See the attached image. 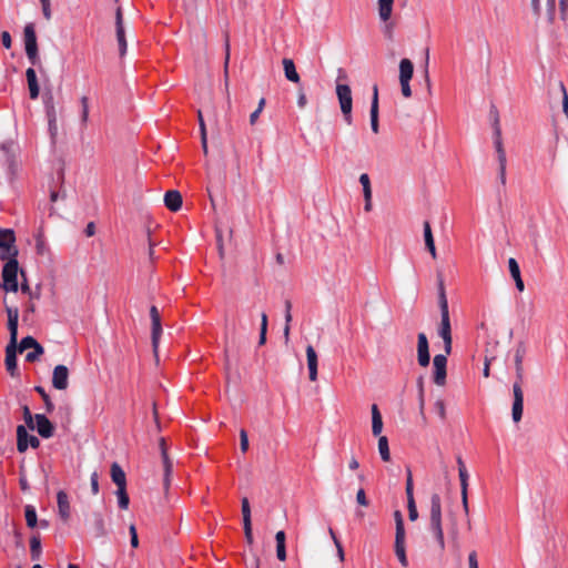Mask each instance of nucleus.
Instances as JSON below:
<instances>
[{
	"mask_svg": "<svg viewBox=\"0 0 568 568\" xmlns=\"http://www.w3.org/2000/svg\"><path fill=\"white\" fill-rule=\"evenodd\" d=\"M164 204L170 211H179L182 206L181 193L175 190L168 191L164 195Z\"/></svg>",
	"mask_w": 568,
	"mask_h": 568,
	"instance_id": "nucleus-21",
	"label": "nucleus"
},
{
	"mask_svg": "<svg viewBox=\"0 0 568 568\" xmlns=\"http://www.w3.org/2000/svg\"><path fill=\"white\" fill-rule=\"evenodd\" d=\"M458 534H459V529H458L457 518L453 513H450V514H448V535H449L450 539L453 540V542H455V544H457Z\"/></svg>",
	"mask_w": 568,
	"mask_h": 568,
	"instance_id": "nucleus-32",
	"label": "nucleus"
},
{
	"mask_svg": "<svg viewBox=\"0 0 568 568\" xmlns=\"http://www.w3.org/2000/svg\"><path fill=\"white\" fill-rule=\"evenodd\" d=\"M428 531L435 538L440 551H444L446 544L443 530L442 498L438 493H434L430 496Z\"/></svg>",
	"mask_w": 568,
	"mask_h": 568,
	"instance_id": "nucleus-1",
	"label": "nucleus"
},
{
	"mask_svg": "<svg viewBox=\"0 0 568 568\" xmlns=\"http://www.w3.org/2000/svg\"><path fill=\"white\" fill-rule=\"evenodd\" d=\"M383 429V419L376 404L372 405V432L375 436H379Z\"/></svg>",
	"mask_w": 568,
	"mask_h": 568,
	"instance_id": "nucleus-30",
	"label": "nucleus"
},
{
	"mask_svg": "<svg viewBox=\"0 0 568 568\" xmlns=\"http://www.w3.org/2000/svg\"><path fill=\"white\" fill-rule=\"evenodd\" d=\"M359 183L362 184V187H363L364 197H368V195H372V186H371V180H369L368 174H366V173L361 174Z\"/></svg>",
	"mask_w": 568,
	"mask_h": 568,
	"instance_id": "nucleus-41",
	"label": "nucleus"
},
{
	"mask_svg": "<svg viewBox=\"0 0 568 568\" xmlns=\"http://www.w3.org/2000/svg\"><path fill=\"white\" fill-rule=\"evenodd\" d=\"M414 73L413 62L404 58L399 62V81H410Z\"/></svg>",
	"mask_w": 568,
	"mask_h": 568,
	"instance_id": "nucleus-26",
	"label": "nucleus"
},
{
	"mask_svg": "<svg viewBox=\"0 0 568 568\" xmlns=\"http://www.w3.org/2000/svg\"><path fill=\"white\" fill-rule=\"evenodd\" d=\"M150 317H151V322H152V334H151L152 347H153L154 356L158 359V349H159L160 337L162 334V326H161L160 314H159L156 306H151Z\"/></svg>",
	"mask_w": 568,
	"mask_h": 568,
	"instance_id": "nucleus-10",
	"label": "nucleus"
},
{
	"mask_svg": "<svg viewBox=\"0 0 568 568\" xmlns=\"http://www.w3.org/2000/svg\"><path fill=\"white\" fill-rule=\"evenodd\" d=\"M356 501L359 506L367 507L369 505V501L366 497L365 490L363 488H359L356 493Z\"/></svg>",
	"mask_w": 568,
	"mask_h": 568,
	"instance_id": "nucleus-54",
	"label": "nucleus"
},
{
	"mask_svg": "<svg viewBox=\"0 0 568 568\" xmlns=\"http://www.w3.org/2000/svg\"><path fill=\"white\" fill-rule=\"evenodd\" d=\"M115 495L118 497L119 507L121 509H128L130 499H129V495L126 493V486L118 487Z\"/></svg>",
	"mask_w": 568,
	"mask_h": 568,
	"instance_id": "nucleus-34",
	"label": "nucleus"
},
{
	"mask_svg": "<svg viewBox=\"0 0 568 568\" xmlns=\"http://www.w3.org/2000/svg\"><path fill=\"white\" fill-rule=\"evenodd\" d=\"M336 95L338 99L339 108L343 113L344 120L347 124H351L352 123L353 98H352V90H351L349 85L337 83Z\"/></svg>",
	"mask_w": 568,
	"mask_h": 568,
	"instance_id": "nucleus-5",
	"label": "nucleus"
},
{
	"mask_svg": "<svg viewBox=\"0 0 568 568\" xmlns=\"http://www.w3.org/2000/svg\"><path fill=\"white\" fill-rule=\"evenodd\" d=\"M116 40L119 43L120 55L123 57L126 52V40L124 27H116Z\"/></svg>",
	"mask_w": 568,
	"mask_h": 568,
	"instance_id": "nucleus-36",
	"label": "nucleus"
},
{
	"mask_svg": "<svg viewBox=\"0 0 568 568\" xmlns=\"http://www.w3.org/2000/svg\"><path fill=\"white\" fill-rule=\"evenodd\" d=\"M410 81H399L400 84V91L404 98H410L412 97V89H410Z\"/></svg>",
	"mask_w": 568,
	"mask_h": 568,
	"instance_id": "nucleus-57",
	"label": "nucleus"
},
{
	"mask_svg": "<svg viewBox=\"0 0 568 568\" xmlns=\"http://www.w3.org/2000/svg\"><path fill=\"white\" fill-rule=\"evenodd\" d=\"M468 566L469 568H478L477 554L476 551H471L468 555Z\"/></svg>",
	"mask_w": 568,
	"mask_h": 568,
	"instance_id": "nucleus-64",
	"label": "nucleus"
},
{
	"mask_svg": "<svg viewBox=\"0 0 568 568\" xmlns=\"http://www.w3.org/2000/svg\"><path fill=\"white\" fill-rule=\"evenodd\" d=\"M282 63L284 68L285 78L293 83H298L300 75L296 71L294 61L292 59L285 58L283 59Z\"/></svg>",
	"mask_w": 568,
	"mask_h": 568,
	"instance_id": "nucleus-27",
	"label": "nucleus"
},
{
	"mask_svg": "<svg viewBox=\"0 0 568 568\" xmlns=\"http://www.w3.org/2000/svg\"><path fill=\"white\" fill-rule=\"evenodd\" d=\"M434 409L435 412L438 414V416L440 417V419H445L446 417V412H445V403L443 399L440 398H436L434 400Z\"/></svg>",
	"mask_w": 568,
	"mask_h": 568,
	"instance_id": "nucleus-48",
	"label": "nucleus"
},
{
	"mask_svg": "<svg viewBox=\"0 0 568 568\" xmlns=\"http://www.w3.org/2000/svg\"><path fill=\"white\" fill-rule=\"evenodd\" d=\"M405 491H406V496H407V501H408V500H414V495H413V478H412V471H410V469H407V479H406V488H405Z\"/></svg>",
	"mask_w": 568,
	"mask_h": 568,
	"instance_id": "nucleus-46",
	"label": "nucleus"
},
{
	"mask_svg": "<svg viewBox=\"0 0 568 568\" xmlns=\"http://www.w3.org/2000/svg\"><path fill=\"white\" fill-rule=\"evenodd\" d=\"M28 349H30V352L27 353L26 361L31 363L38 361L44 352L43 347L32 336L23 337L18 345L20 353Z\"/></svg>",
	"mask_w": 568,
	"mask_h": 568,
	"instance_id": "nucleus-8",
	"label": "nucleus"
},
{
	"mask_svg": "<svg viewBox=\"0 0 568 568\" xmlns=\"http://www.w3.org/2000/svg\"><path fill=\"white\" fill-rule=\"evenodd\" d=\"M395 517V524H396V532L395 537L405 536V528H404V520L402 513L399 510H396L394 514Z\"/></svg>",
	"mask_w": 568,
	"mask_h": 568,
	"instance_id": "nucleus-42",
	"label": "nucleus"
},
{
	"mask_svg": "<svg viewBox=\"0 0 568 568\" xmlns=\"http://www.w3.org/2000/svg\"><path fill=\"white\" fill-rule=\"evenodd\" d=\"M159 447L161 450V457L164 468V487L168 489L170 485V477L172 475V462L168 455L165 439L163 437L159 439Z\"/></svg>",
	"mask_w": 568,
	"mask_h": 568,
	"instance_id": "nucleus-16",
	"label": "nucleus"
},
{
	"mask_svg": "<svg viewBox=\"0 0 568 568\" xmlns=\"http://www.w3.org/2000/svg\"><path fill=\"white\" fill-rule=\"evenodd\" d=\"M17 344L9 342L6 349V367L11 375H14L17 371Z\"/></svg>",
	"mask_w": 568,
	"mask_h": 568,
	"instance_id": "nucleus-20",
	"label": "nucleus"
},
{
	"mask_svg": "<svg viewBox=\"0 0 568 568\" xmlns=\"http://www.w3.org/2000/svg\"><path fill=\"white\" fill-rule=\"evenodd\" d=\"M524 409V393H514V400L511 405V418L514 423H519L523 417Z\"/></svg>",
	"mask_w": 568,
	"mask_h": 568,
	"instance_id": "nucleus-22",
	"label": "nucleus"
},
{
	"mask_svg": "<svg viewBox=\"0 0 568 568\" xmlns=\"http://www.w3.org/2000/svg\"><path fill=\"white\" fill-rule=\"evenodd\" d=\"M329 535L334 541V545L337 549V556H338V559L341 562L344 561V550H343V547H342V544L339 542V540L336 538L335 536V532L333 531V529H329Z\"/></svg>",
	"mask_w": 568,
	"mask_h": 568,
	"instance_id": "nucleus-50",
	"label": "nucleus"
},
{
	"mask_svg": "<svg viewBox=\"0 0 568 568\" xmlns=\"http://www.w3.org/2000/svg\"><path fill=\"white\" fill-rule=\"evenodd\" d=\"M26 520H27V525L30 528H33L37 526V523H38L37 513H36V509L30 505L26 507Z\"/></svg>",
	"mask_w": 568,
	"mask_h": 568,
	"instance_id": "nucleus-39",
	"label": "nucleus"
},
{
	"mask_svg": "<svg viewBox=\"0 0 568 568\" xmlns=\"http://www.w3.org/2000/svg\"><path fill=\"white\" fill-rule=\"evenodd\" d=\"M30 550L33 560H39L41 556V541L39 536H32L30 539Z\"/></svg>",
	"mask_w": 568,
	"mask_h": 568,
	"instance_id": "nucleus-35",
	"label": "nucleus"
},
{
	"mask_svg": "<svg viewBox=\"0 0 568 568\" xmlns=\"http://www.w3.org/2000/svg\"><path fill=\"white\" fill-rule=\"evenodd\" d=\"M276 557L281 561L286 560V548L285 545H276Z\"/></svg>",
	"mask_w": 568,
	"mask_h": 568,
	"instance_id": "nucleus-58",
	"label": "nucleus"
},
{
	"mask_svg": "<svg viewBox=\"0 0 568 568\" xmlns=\"http://www.w3.org/2000/svg\"><path fill=\"white\" fill-rule=\"evenodd\" d=\"M378 452L384 462H388L390 459L388 440L385 436H379L378 438Z\"/></svg>",
	"mask_w": 568,
	"mask_h": 568,
	"instance_id": "nucleus-33",
	"label": "nucleus"
},
{
	"mask_svg": "<svg viewBox=\"0 0 568 568\" xmlns=\"http://www.w3.org/2000/svg\"><path fill=\"white\" fill-rule=\"evenodd\" d=\"M371 116V128L372 131L377 134L379 132V124H378V110H371L369 111Z\"/></svg>",
	"mask_w": 568,
	"mask_h": 568,
	"instance_id": "nucleus-45",
	"label": "nucleus"
},
{
	"mask_svg": "<svg viewBox=\"0 0 568 568\" xmlns=\"http://www.w3.org/2000/svg\"><path fill=\"white\" fill-rule=\"evenodd\" d=\"M447 356L448 355H446V353L438 354V355H435V357L433 359V367H434L433 379H434V383L438 387H443L446 382Z\"/></svg>",
	"mask_w": 568,
	"mask_h": 568,
	"instance_id": "nucleus-9",
	"label": "nucleus"
},
{
	"mask_svg": "<svg viewBox=\"0 0 568 568\" xmlns=\"http://www.w3.org/2000/svg\"><path fill=\"white\" fill-rule=\"evenodd\" d=\"M378 110V88L377 85L373 87V98H372V104L371 110Z\"/></svg>",
	"mask_w": 568,
	"mask_h": 568,
	"instance_id": "nucleus-60",
	"label": "nucleus"
},
{
	"mask_svg": "<svg viewBox=\"0 0 568 568\" xmlns=\"http://www.w3.org/2000/svg\"><path fill=\"white\" fill-rule=\"evenodd\" d=\"M242 516L243 525L252 524L250 503L246 497L242 498Z\"/></svg>",
	"mask_w": 568,
	"mask_h": 568,
	"instance_id": "nucleus-40",
	"label": "nucleus"
},
{
	"mask_svg": "<svg viewBox=\"0 0 568 568\" xmlns=\"http://www.w3.org/2000/svg\"><path fill=\"white\" fill-rule=\"evenodd\" d=\"M111 478L116 487L126 486L125 473L118 463L111 465Z\"/></svg>",
	"mask_w": 568,
	"mask_h": 568,
	"instance_id": "nucleus-29",
	"label": "nucleus"
},
{
	"mask_svg": "<svg viewBox=\"0 0 568 568\" xmlns=\"http://www.w3.org/2000/svg\"><path fill=\"white\" fill-rule=\"evenodd\" d=\"M17 448L20 453H23L28 449V446L30 445L32 448H38L40 445L39 439L36 436H30L24 428V426L20 425L17 428Z\"/></svg>",
	"mask_w": 568,
	"mask_h": 568,
	"instance_id": "nucleus-11",
	"label": "nucleus"
},
{
	"mask_svg": "<svg viewBox=\"0 0 568 568\" xmlns=\"http://www.w3.org/2000/svg\"><path fill=\"white\" fill-rule=\"evenodd\" d=\"M559 88H560V91L562 92V109H564L565 114L568 118V94H567L566 88L562 82H559Z\"/></svg>",
	"mask_w": 568,
	"mask_h": 568,
	"instance_id": "nucleus-56",
	"label": "nucleus"
},
{
	"mask_svg": "<svg viewBox=\"0 0 568 568\" xmlns=\"http://www.w3.org/2000/svg\"><path fill=\"white\" fill-rule=\"evenodd\" d=\"M498 155V162H499V180L503 185L506 184V164H507V158L506 152H500Z\"/></svg>",
	"mask_w": 568,
	"mask_h": 568,
	"instance_id": "nucleus-37",
	"label": "nucleus"
},
{
	"mask_svg": "<svg viewBox=\"0 0 568 568\" xmlns=\"http://www.w3.org/2000/svg\"><path fill=\"white\" fill-rule=\"evenodd\" d=\"M26 54L32 65L39 63L37 36L33 23H28L23 30Z\"/></svg>",
	"mask_w": 568,
	"mask_h": 568,
	"instance_id": "nucleus-6",
	"label": "nucleus"
},
{
	"mask_svg": "<svg viewBox=\"0 0 568 568\" xmlns=\"http://www.w3.org/2000/svg\"><path fill=\"white\" fill-rule=\"evenodd\" d=\"M1 41H2V44L6 49H10L11 48V36L8 31H3L1 33Z\"/></svg>",
	"mask_w": 568,
	"mask_h": 568,
	"instance_id": "nucleus-61",
	"label": "nucleus"
},
{
	"mask_svg": "<svg viewBox=\"0 0 568 568\" xmlns=\"http://www.w3.org/2000/svg\"><path fill=\"white\" fill-rule=\"evenodd\" d=\"M42 8V14L47 21H50L52 18L51 11V1L50 0H39Z\"/></svg>",
	"mask_w": 568,
	"mask_h": 568,
	"instance_id": "nucleus-44",
	"label": "nucleus"
},
{
	"mask_svg": "<svg viewBox=\"0 0 568 568\" xmlns=\"http://www.w3.org/2000/svg\"><path fill=\"white\" fill-rule=\"evenodd\" d=\"M6 313L8 316V328L10 332V342H12V344H17L19 310L16 306H9L6 304Z\"/></svg>",
	"mask_w": 568,
	"mask_h": 568,
	"instance_id": "nucleus-15",
	"label": "nucleus"
},
{
	"mask_svg": "<svg viewBox=\"0 0 568 568\" xmlns=\"http://www.w3.org/2000/svg\"><path fill=\"white\" fill-rule=\"evenodd\" d=\"M69 369L64 365L55 366L52 376V385L57 389H65L68 387Z\"/></svg>",
	"mask_w": 568,
	"mask_h": 568,
	"instance_id": "nucleus-17",
	"label": "nucleus"
},
{
	"mask_svg": "<svg viewBox=\"0 0 568 568\" xmlns=\"http://www.w3.org/2000/svg\"><path fill=\"white\" fill-rule=\"evenodd\" d=\"M245 539L248 545L253 544L252 524L243 525Z\"/></svg>",
	"mask_w": 568,
	"mask_h": 568,
	"instance_id": "nucleus-59",
	"label": "nucleus"
},
{
	"mask_svg": "<svg viewBox=\"0 0 568 568\" xmlns=\"http://www.w3.org/2000/svg\"><path fill=\"white\" fill-rule=\"evenodd\" d=\"M424 240H425L426 246L435 243L433 233H432V229H430V224L427 221L424 222Z\"/></svg>",
	"mask_w": 568,
	"mask_h": 568,
	"instance_id": "nucleus-49",
	"label": "nucleus"
},
{
	"mask_svg": "<svg viewBox=\"0 0 568 568\" xmlns=\"http://www.w3.org/2000/svg\"><path fill=\"white\" fill-rule=\"evenodd\" d=\"M197 120H199V126H200V134L204 135L206 134V125L203 119L202 111H197Z\"/></svg>",
	"mask_w": 568,
	"mask_h": 568,
	"instance_id": "nucleus-62",
	"label": "nucleus"
},
{
	"mask_svg": "<svg viewBox=\"0 0 568 568\" xmlns=\"http://www.w3.org/2000/svg\"><path fill=\"white\" fill-rule=\"evenodd\" d=\"M395 554L403 567L408 566L405 550V536L395 537Z\"/></svg>",
	"mask_w": 568,
	"mask_h": 568,
	"instance_id": "nucleus-28",
	"label": "nucleus"
},
{
	"mask_svg": "<svg viewBox=\"0 0 568 568\" xmlns=\"http://www.w3.org/2000/svg\"><path fill=\"white\" fill-rule=\"evenodd\" d=\"M58 513L63 523H68L70 519V503L69 497L64 490H59L57 494Z\"/></svg>",
	"mask_w": 568,
	"mask_h": 568,
	"instance_id": "nucleus-18",
	"label": "nucleus"
},
{
	"mask_svg": "<svg viewBox=\"0 0 568 568\" xmlns=\"http://www.w3.org/2000/svg\"><path fill=\"white\" fill-rule=\"evenodd\" d=\"M490 368H493L495 373H501L503 359L498 358L497 356L486 357L483 369L484 376L487 377L489 375Z\"/></svg>",
	"mask_w": 568,
	"mask_h": 568,
	"instance_id": "nucleus-31",
	"label": "nucleus"
},
{
	"mask_svg": "<svg viewBox=\"0 0 568 568\" xmlns=\"http://www.w3.org/2000/svg\"><path fill=\"white\" fill-rule=\"evenodd\" d=\"M37 430L40 436L49 438L53 434V426L44 415H36Z\"/></svg>",
	"mask_w": 568,
	"mask_h": 568,
	"instance_id": "nucleus-23",
	"label": "nucleus"
},
{
	"mask_svg": "<svg viewBox=\"0 0 568 568\" xmlns=\"http://www.w3.org/2000/svg\"><path fill=\"white\" fill-rule=\"evenodd\" d=\"M90 484L92 494L97 495L99 493V475L97 471L91 474Z\"/></svg>",
	"mask_w": 568,
	"mask_h": 568,
	"instance_id": "nucleus-55",
	"label": "nucleus"
},
{
	"mask_svg": "<svg viewBox=\"0 0 568 568\" xmlns=\"http://www.w3.org/2000/svg\"><path fill=\"white\" fill-rule=\"evenodd\" d=\"M532 12L536 17H545L548 22H552L556 13V0H530Z\"/></svg>",
	"mask_w": 568,
	"mask_h": 568,
	"instance_id": "nucleus-7",
	"label": "nucleus"
},
{
	"mask_svg": "<svg viewBox=\"0 0 568 568\" xmlns=\"http://www.w3.org/2000/svg\"><path fill=\"white\" fill-rule=\"evenodd\" d=\"M407 508H408V517L412 521H415L418 518V511L416 508L415 499L407 501Z\"/></svg>",
	"mask_w": 568,
	"mask_h": 568,
	"instance_id": "nucleus-52",
	"label": "nucleus"
},
{
	"mask_svg": "<svg viewBox=\"0 0 568 568\" xmlns=\"http://www.w3.org/2000/svg\"><path fill=\"white\" fill-rule=\"evenodd\" d=\"M459 480H460V495H462V504L465 515L469 514L468 506V471L466 468H462L458 471Z\"/></svg>",
	"mask_w": 568,
	"mask_h": 568,
	"instance_id": "nucleus-19",
	"label": "nucleus"
},
{
	"mask_svg": "<svg viewBox=\"0 0 568 568\" xmlns=\"http://www.w3.org/2000/svg\"><path fill=\"white\" fill-rule=\"evenodd\" d=\"M508 267H509V272H510V275L513 278H517V277L521 276L519 265L514 257H510L508 260Z\"/></svg>",
	"mask_w": 568,
	"mask_h": 568,
	"instance_id": "nucleus-43",
	"label": "nucleus"
},
{
	"mask_svg": "<svg viewBox=\"0 0 568 568\" xmlns=\"http://www.w3.org/2000/svg\"><path fill=\"white\" fill-rule=\"evenodd\" d=\"M306 358L310 379L315 381L317 376V355L312 345L306 347Z\"/></svg>",
	"mask_w": 568,
	"mask_h": 568,
	"instance_id": "nucleus-24",
	"label": "nucleus"
},
{
	"mask_svg": "<svg viewBox=\"0 0 568 568\" xmlns=\"http://www.w3.org/2000/svg\"><path fill=\"white\" fill-rule=\"evenodd\" d=\"M395 0H377L379 20L384 23L383 33L392 40L394 36V23L390 21Z\"/></svg>",
	"mask_w": 568,
	"mask_h": 568,
	"instance_id": "nucleus-3",
	"label": "nucleus"
},
{
	"mask_svg": "<svg viewBox=\"0 0 568 568\" xmlns=\"http://www.w3.org/2000/svg\"><path fill=\"white\" fill-rule=\"evenodd\" d=\"M18 271H19V264L17 261V257H10L9 261L4 264L2 268V280L3 283L1 287L6 292H17L19 284H18Z\"/></svg>",
	"mask_w": 568,
	"mask_h": 568,
	"instance_id": "nucleus-4",
	"label": "nucleus"
},
{
	"mask_svg": "<svg viewBox=\"0 0 568 568\" xmlns=\"http://www.w3.org/2000/svg\"><path fill=\"white\" fill-rule=\"evenodd\" d=\"M45 114L48 118L49 130L52 135L57 133V109L54 104V98L51 93H48L43 98Z\"/></svg>",
	"mask_w": 568,
	"mask_h": 568,
	"instance_id": "nucleus-12",
	"label": "nucleus"
},
{
	"mask_svg": "<svg viewBox=\"0 0 568 568\" xmlns=\"http://www.w3.org/2000/svg\"><path fill=\"white\" fill-rule=\"evenodd\" d=\"M26 77H27L30 98L32 100H36L39 97L40 89H39L34 69L33 68L27 69Z\"/></svg>",
	"mask_w": 568,
	"mask_h": 568,
	"instance_id": "nucleus-25",
	"label": "nucleus"
},
{
	"mask_svg": "<svg viewBox=\"0 0 568 568\" xmlns=\"http://www.w3.org/2000/svg\"><path fill=\"white\" fill-rule=\"evenodd\" d=\"M240 447L243 453H246L248 449V437L245 429L240 430Z\"/></svg>",
	"mask_w": 568,
	"mask_h": 568,
	"instance_id": "nucleus-53",
	"label": "nucleus"
},
{
	"mask_svg": "<svg viewBox=\"0 0 568 568\" xmlns=\"http://www.w3.org/2000/svg\"><path fill=\"white\" fill-rule=\"evenodd\" d=\"M36 250H37V253L40 254V255H44L49 252V248L43 240L42 236H38L37 237V241H36Z\"/></svg>",
	"mask_w": 568,
	"mask_h": 568,
	"instance_id": "nucleus-51",
	"label": "nucleus"
},
{
	"mask_svg": "<svg viewBox=\"0 0 568 568\" xmlns=\"http://www.w3.org/2000/svg\"><path fill=\"white\" fill-rule=\"evenodd\" d=\"M81 106H82V112H81V120L83 123H87L88 119H89V99L88 97H82L81 100Z\"/></svg>",
	"mask_w": 568,
	"mask_h": 568,
	"instance_id": "nucleus-47",
	"label": "nucleus"
},
{
	"mask_svg": "<svg viewBox=\"0 0 568 568\" xmlns=\"http://www.w3.org/2000/svg\"><path fill=\"white\" fill-rule=\"evenodd\" d=\"M494 135H495L494 144H495L497 154H499L500 152H505V149L503 146L501 131H500V126L498 124V120H496V123H495Z\"/></svg>",
	"mask_w": 568,
	"mask_h": 568,
	"instance_id": "nucleus-38",
	"label": "nucleus"
},
{
	"mask_svg": "<svg viewBox=\"0 0 568 568\" xmlns=\"http://www.w3.org/2000/svg\"><path fill=\"white\" fill-rule=\"evenodd\" d=\"M14 232L9 229H0V248L7 251L10 257H17L18 250L14 247Z\"/></svg>",
	"mask_w": 568,
	"mask_h": 568,
	"instance_id": "nucleus-13",
	"label": "nucleus"
},
{
	"mask_svg": "<svg viewBox=\"0 0 568 568\" xmlns=\"http://www.w3.org/2000/svg\"><path fill=\"white\" fill-rule=\"evenodd\" d=\"M417 361L423 367H427L430 362L428 339L425 333H419L417 335Z\"/></svg>",
	"mask_w": 568,
	"mask_h": 568,
	"instance_id": "nucleus-14",
	"label": "nucleus"
},
{
	"mask_svg": "<svg viewBox=\"0 0 568 568\" xmlns=\"http://www.w3.org/2000/svg\"><path fill=\"white\" fill-rule=\"evenodd\" d=\"M561 18L565 20L568 17V0H559Z\"/></svg>",
	"mask_w": 568,
	"mask_h": 568,
	"instance_id": "nucleus-63",
	"label": "nucleus"
},
{
	"mask_svg": "<svg viewBox=\"0 0 568 568\" xmlns=\"http://www.w3.org/2000/svg\"><path fill=\"white\" fill-rule=\"evenodd\" d=\"M438 302L440 307V324L438 327V335L442 337L444 342V349L446 355H449L452 353V326H450V320H449V310H448V302L446 297L444 281L442 277L438 280Z\"/></svg>",
	"mask_w": 568,
	"mask_h": 568,
	"instance_id": "nucleus-2",
	"label": "nucleus"
}]
</instances>
